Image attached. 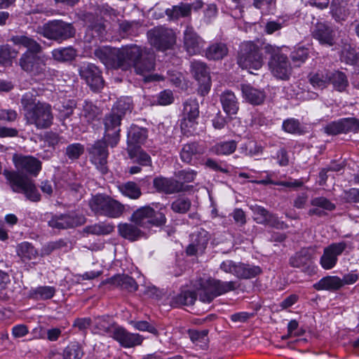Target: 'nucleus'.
<instances>
[{
	"label": "nucleus",
	"instance_id": "f257e3e1",
	"mask_svg": "<svg viewBox=\"0 0 359 359\" xmlns=\"http://www.w3.org/2000/svg\"><path fill=\"white\" fill-rule=\"evenodd\" d=\"M11 41L18 46L27 48L18 60L21 69L32 77L44 76L46 72V64L44 57L38 55L41 47L35 40L25 35H16Z\"/></svg>",
	"mask_w": 359,
	"mask_h": 359
},
{
	"label": "nucleus",
	"instance_id": "f03ea898",
	"mask_svg": "<svg viewBox=\"0 0 359 359\" xmlns=\"http://www.w3.org/2000/svg\"><path fill=\"white\" fill-rule=\"evenodd\" d=\"M20 103L27 124L34 125L37 129H46L51 126L53 114L49 104L37 100L32 92L25 93Z\"/></svg>",
	"mask_w": 359,
	"mask_h": 359
},
{
	"label": "nucleus",
	"instance_id": "7ed1b4c3",
	"mask_svg": "<svg viewBox=\"0 0 359 359\" xmlns=\"http://www.w3.org/2000/svg\"><path fill=\"white\" fill-rule=\"evenodd\" d=\"M194 287L201 291L199 294L200 300L210 303L215 297L236 290L238 285L236 281H222L208 277L196 279L194 283Z\"/></svg>",
	"mask_w": 359,
	"mask_h": 359
},
{
	"label": "nucleus",
	"instance_id": "20e7f679",
	"mask_svg": "<svg viewBox=\"0 0 359 359\" xmlns=\"http://www.w3.org/2000/svg\"><path fill=\"white\" fill-rule=\"evenodd\" d=\"M138 49V54L135 57H125L122 69H126L131 65L133 66L137 74L142 76L144 82L159 81L162 79L161 75L151 74L154 69V55L153 53H143L140 47L136 45Z\"/></svg>",
	"mask_w": 359,
	"mask_h": 359
},
{
	"label": "nucleus",
	"instance_id": "39448f33",
	"mask_svg": "<svg viewBox=\"0 0 359 359\" xmlns=\"http://www.w3.org/2000/svg\"><path fill=\"white\" fill-rule=\"evenodd\" d=\"M138 54L136 45H131L121 48L103 46L95 50V55L107 66L122 68L125 57H135Z\"/></svg>",
	"mask_w": 359,
	"mask_h": 359
},
{
	"label": "nucleus",
	"instance_id": "423d86ee",
	"mask_svg": "<svg viewBox=\"0 0 359 359\" xmlns=\"http://www.w3.org/2000/svg\"><path fill=\"white\" fill-rule=\"evenodd\" d=\"M3 174L13 192L24 194L32 202L40 201V194L32 180L17 171L5 170Z\"/></svg>",
	"mask_w": 359,
	"mask_h": 359
},
{
	"label": "nucleus",
	"instance_id": "0eeeda50",
	"mask_svg": "<svg viewBox=\"0 0 359 359\" xmlns=\"http://www.w3.org/2000/svg\"><path fill=\"white\" fill-rule=\"evenodd\" d=\"M91 210L96 215L110 218H118L125 210V207L111 197L97 194L92 197L89 201Z\"/></svg>",
	"mask_w": 359,
	"mask_h": 359
},
{
	"label": "nucleus",
	"instance_id": "6e6552de",
	"mask_svg": "<svg viewBox=\"0 0 359 359\" xmlns=\"http://www.w3.org/2000/svg\"><path fill=\"white\" fill-rule=\"evenodd\" d=\"M262 49L271 55L269 66L273 75L280 79H287L292 69L287 56L280 53L278 47L271 44H264Z\"/></svg>",
	"mask_w": 359,
	"mask_h": 359
},
{
	"label": "nucleus",
	"instance_id": "1a4fd4ad",
	"mask_svg": "<svg viewBox=\"0 0 359 359\" xmlns=\"http://www.w3.org/2000/svg\"><path fill=\"white\" fill-rule=\"evenodd\" d=\"M37 32L48 39L62 42L73 37L76 30L71 23L54 20L38 27Z\"/></svg>",
	"mask_w": 359,
	"mask_h": 359
},
{
	"label": "nucleus",
	"instance_id": "9d476101",
	"mask_svg": "<svg viewBox=\"0 0 359 359\" xmlns=\"http://www.w3.org/2000/svg\"><path fill=\"white\" fill-rule=\"evenodd\" d=\"M161 210L160 208L159 211H156L149 205L140 207L133 212L130 221L143 228L161 226L166 222L165 215Z\"/></svg>",
	"mask_w": 359,
	"mask_h": 359
},
{
	"label": "nucleus",
	"instance_id": "9b49d317",
	"mask_svg": "<svg viewBox=\"0 0 359 359\" xmlns=\"http://www.w3.org/2000/svg\"><path fill=\"white\" fill-rule=\"evenodd\" d=\"M238 64L242 69H248L251 74H254L251 69H260L263 65V58L259 47L251 41L243 43Z\"/></svg>",
	"mask_w": 359,
	"mask_h": 359
},
{
	"label": "nucleus",
	"instance_id": "f8f14e48",
	"mask_svg": "<svg viewBox=\"0 0 359 359\" xmlns=\"http://www.w3.org/2000/svg\"><path fill=\"white\" fill-rule=\"evenodd\" d=\"M147 37L151 45L161 51L171 48L176 41L173 30L164 27L150 29Z\"/></svg>",
	"mask_w": 359,
	"mask_h": 359
},
{
	"label": "nucleus",
	"instance_id": "ddd939ff",
	"mask_svg": "<svg viewBox=\"0 0 359 359\" xmlns=\"http://www.w3.org/2000/svg\"><path fill=\"white\" fill-rule=\"evenodd\" d=\"M122 117L114 111H111L103 118L102 123L104 125V137L108 145L114 147L120 140L121 123Z\"/></svg>",
	"mask_w": 359,
	"mask_h": 359
},
{
	"label": "nucleus",
	"instance_id": "4468645a",
	"mask_svg": "<svg viewBox=\"0 0 359 359\" xmlns=\"http://www.w3.org/2000/svg\"><path fill=\"white\" fill-rule=\"evenodd\" d=\"M219 269L226 273H230L241 279H250L259 275L262 270L257 266L246 264L242 262H236L231 259L223 261Z\"/></svg>",
	"mask_w": 359,
	"mask_h": 359
},
{
	"label": "nucleus",
	"instance_id": "2eb2a0df",
	"mask_svg": "<svg viewBox=\"0 0 359 359\" xmlns=\"http://www.w3.org/2000/svg\"><path fill=\"white\" fill-rule=\"evenodd\" d=\"M79 75L93 91H98L104 86V80L100 69L93 63L83 62L79 69Z\"/></svg>",
	"mask_w": 359,
	"mask_h": 359
},
{
	"label": "nucleus",
	"instance_id": "dca6fc26",
	"mask_svg": "<svg viewBox=\"0 0 359 359\" xmlns=\"http://www.w3.org/2000/svg\"><path fill=\"white\" fill-rule=\"evenodd\" d=\"M107 142L103 140L96 142L89 149L90 161L102 173L107 172V157L109 155Z\"/></svg>",
	"mask_w": 359,
	"mask_h": 359
},
{
	"label": "nucleus",
	"instance_id": "f3484780",
	"mask_svg": "<svg viewBox=\"0 0 359 359\" xmlns=\"http://www.w3.org/2000/svg\"><path fill=\"white\" fill-rule=\"evenodd\" d=\"M85 222V217L76 213L52 215L48 220V226L53 229H65L81 225Z\"/></svg>",
	"mask_w": 359,
	"mask_h": 359
},
{
	"label": "nucleus",
	"instance_id": "a211bd4d",
	"mask_svg": "<svg viewBox=\"0 0 359 359\" xmlns=\"http://www.w3.org/2000/svg\"><path fill=\"white\" fill-rule=\"evenodd\" d=\"M347 247L346 242L334 243L324 249L323 255L320 258V264L325 269H331L337 264L338 257Z\"/></svg>",
	"mask_w": 359,
	"mask_h": 359
},
{
	"label": "nucleus",
	"instance_id": "6ab92c4d",
	"mask_svg": "<svg viewBox=\"0 0 359 359\" xmlns=\"http://www.w3.org/2000/svg\"><path fill=\"white\" fill-rule=\"evenodd\" d=\"M123 348H133L142 343L143 337L137 333H131L123 327L117 325L111 337Z\"/></svg>",
	"mask_w": 359,
	"mask_h": 359
},
{
	"label": "nucleus",
	"instance_id": "aec40b11",
	"mask_svg": "<svg viewBox=\"0 0 359 359\" xmlns=\"http://www.w3.org/2000/svg\"><path fill=\"white\" fill-rule=\"evenodd\" d=\"M184 47L189 55L200 53L205 45L204 40L196 33L192 27L187 26L183 33Z\"/></svg>",
	"mask_w": 359,
	"mask_h": 359
},
{
	"label": "nucleus",
	"instance_id": "412c9836",
	"mask_svg": "<svg viewBox=\"0 0 359 359\" xmlns=\"http://www.w3.org/2000/svg\"><path fill=\"white\" fill-rule=\"evenodd\" d=\"M191 72L194 78L200 83V90L203 95L207 94L210 89L211 81L209 71L205 63L194 61L191 64Z\"/></svg>",
	"mask_w": 359,
	"mask_h": 359
},
{
	"label": "nucleus",
	"instance_id": "4be33fe9",
	"mask_svg": "<svg viewBox=\"0 0 359 359\" xmlns=\"http://www.w3.org/2000/svg\"><path fill=\"white\" fill-rule=\"evenodd\" d=\"M210 240L209 233L203 229H198L191 235V241L187 248L189 255L203 253Z\"/></svg>",
	"mask_w": 359,
	"mask_h": 359
},
{
	"label": "nucleus",
	"instance_id": "5701e85b",
	"mask_svg": "<svg viewBox=\"0 0 359 359\" xmlns=\"http://www.w3.org/2000/svg\"><path fill=\"white\" fill-rule=\"evenodd\" d=\"M184 115L181 128L182 130L187 129L188 132H191L189 128L194 129L196 121L199 115L198 104L195 100H189L184 103Z\"/></svg>",
	"mask_w": 359,
	"mask_h": 359
},
{
	"label": "nucleus",
	"instance_id": "b1692460",
	"mask_svg": "<svg viewBox=\"0 0 359 359\" xmlns=\"http://www.w3.org/2000/svg\"><path fill=\"white\" fill-rule=\"evenodd\" d=\"M13 161L15 168L21 172L36 175L41 169V163L33 156H15Z\"/></svg>",
	"mask_w": 359,
	"mask_h": 359
},
{
	"label": "nucleus",
	"instance_id": "393cba45",
	"mask_svg": "<svg viewBox=\"0 0 359 359\" xmlns=\"http://www.w3.org/2000/svg\"><path fill=\"white\" fill-rule=\"evenodd\" d=\"M102 284H108L111 287H119L128 292H135L138 287L135 280L133 278L125 274H116L103 280Z\"/></svg>",
	"mask_w": 359,
	"mask_h": 359
},
{
	"label": "nucleus",
	"instance_id": "a878e982",
	"mask_svg": "<svg viewBox=\"0 0 359 359\" xmlns=\"http://www.w3.org/2000/svg\"><path fill=\"white\" fill-rule=\"evenodd\" d=\"M117 325L108 316H97L93 320L92 332L111 337Z\"/></svg>",
	"mask_w": 359,
	"mask_h": 359
},
{
	"label": "nucleus",
	"instance_id": "bb28decb",
	"mask_svg": "<svg viewBox=\"0 0 359 359\" xmlns=\"http://www.w3.org/2000/svg\"><path fill=\"white\" fill-rule=\"evenodd\" d=\"M147 137V129L135 125L131 126L127 135L128 149L140 147L145 142Z\"/></svg>",
	"mask_w": 359,
	"mask_h": 359
},
{
	"label": "nucleus",
	"instance_id": "cd10ccee",
	"mask_svg": "<svg viewBox=\"0 0 359 359\" xmlns=\"http://www.w3.org/2000/svg\"><path fill=\"white\" fill-rule=\"evenodd\" d=\"M312 35L323 45L330 46L334 44L333 30L325 23L318 22L313 28Z\"/></svg>",
	"mask_w": 359,
	"mask_h": 359
},
{
	"label": "nucleus",
	"instance_id": "c85d7f7f",
	"mask_svg": "<svg viewBox=\"0 0 359 359\" xmlns=\"http://www.w3.org/2000/svg\"><path fill=\"white\" fill-rule=\"evenodd\" d=\"M153 184L157 191L168 194L179 192L183 189L182 183L173 179L163 177H156Z\"/></svg>",
	"mask_w": 359,
	"mask_h": 359
},
{
	"label": "nucleus",
	"instance_id": "c756f323",
	"mask_svg": "<svg viewBox=\"0 0 359 359\" xmlns=\"http://www.w3.org/2000/svg\"><path fill=\"white\" fill-rule=\"evenodd\" d=\"M220 102L224 111L229 116L237 114L239 104L234 93L230 90L223 92L220 96Z\"/></svg>",
	"mask_w": 359,
	"mask_h": 359
},
{
	"label": "nucleus",
	"instance_id": "7c9ffc66",
	"mask_svg": "<svg viewBox=\"0 0 359 359\" xmlns=\"http://www.w3.org/2000/svg\"><path fill=\"white\" fill-rule=\"evenodd\" d=\"M332 17L337 21H344L351 13L349 4L344 0H332L330 6Z\"/></svg>",
	"mask_w": 359,
	"mask_h": 359
},
{
	"label": "nucleus",
	"instance_id": "2f4dec72",
	"mask_svg": "<svg viewBox=\"0 0 359 359\" xmlns=\"http://www.w3.org/2000/svg\"><path fill=\"white\" fill-rule=\"evenodd\" d=\"M241 90L243 97L252 104H260L265 99V93L263 90L255 88L249 84H243Z\"/></svg>",
	"mask_w": 359,
	"mask_h": 359
},
{
	"label": "nucleus",
	"instance_id": "473e14b6",
	"mask_svg": "<svg viewBox=\"0 0 359 359\" xmlns=\"http://www.w3.org/2000/svg\"><path fill=\"white\" fill-rule=\"evenodd\" d=\"M255 215V220L259 224H268L274 226L277 223V217L271 214L264 208L255 205L252 208Z\"/></svg>",
	"mask_w": 359,
	"mask_h": 359
},
{
	"label": "nucleus",
	"instance_id": "72a5a7b5",
	"mask_svg": "<svg viewBox=\"0 0 359 359\" xmlns=\"http://www.w3.org/2000/svg\"><path fill=\"white\" fill-rule=\"evenodd\" d=\"M196 300V294L194 292L185 290L174 296L171 299L170 304L173 307L189 306L194 304Z\"/></svg>",
	"mask_w": 359,
	"mask_h": 359
},
{
	"label": "nucleus",
	"instance_id": "f704fd0d",
	"mask_svg": "<svg viewBox=\"0 0 359 359\" xmlns=\"http://www.w3.org/2000/svg\"><path fill=\"white\" fill-rule=\"evenodd\" d=\"M312 257L313 250L311 249L304 248L290 258V263L292 266L299 268L310 264Z\"/></svg>",
	"mask_w": 359,
	"mask_h": 359
},
{
	"label": "nucleus",
	"instance_id": "c9c22d12",
	"mask_svg": "<svg viewBox=\"0 0 359 359\" xmlns=\"http://www.w3.org/2000/svg\"><path fill=\"white\" fill-rule=\"evenodd\" d=\"M226 45L222 42L211 44L205 50V56L209 60H219L228 54Z\"/></svg>",
	"mask_w": 359,
	"mask_h": 359
},
{
	"label": "nucleus",
	"instance_id": "e433bc0d",
	"mask_svg": "<svg viewBox=\"0 0 359 359\" xmlns=\"http://www.w3.org/2000/svg\"><path fill=\"white\" fill-rule=\"evenodd\" d=\"M119 234L124 238L130 241H135L142 236L141 230L136 224L130 223H121L118 226Z\"/></svg>",
	"mask_w": 359,
	"mask_h": 359
},
{
	"label": "nucleus",
	"instance_id": "4c0bfd02",
	"mask_svg": "<svg viewBox=\"0 0 359 359\" xmlns=\"http://www.w3.org/2000/svg\"><path fill=\"white\" fill-rule=\"evenodd\" d=\"M191 6L189 4L180 3L167 8L165 11L167 16L171 20H177L180 18H186L191 15Z\"/></svg>",
	"mask_w": 359,
	"mask_h": 359
},
{
	"label": "nucleus",
	"instance_id": "58836bf2",
	"mask_svg": "<svg viewBox=\"0 0 359 359\" xmlns=\"http://www.w3.org/2000/svg\"><path fill=\"white\" fill-rule=\"evenodd\" d=\"M203 153V148H201L197 143H188L183 146L180 152V158L182 161L190 163L194 157L198 154Z\"/></svg>",
	"mask_w": 359,
	"mask_h": 359
},
{
	"label": "nucleus",
	"instance_id": "ea45409f",
	"mask_svg": "<svg viewBox=\"0 0 359 359\" xmlns=\"http://www.w3.org/2000/svg\"><path fill=\"white\" fill-rule=\"evenodd\" d=\"M343 286V281L337 276H327L320 279L314 287L318 290H335Z\"/></svg>",
	"mask_w": 359,
	"mask_h": 359
},
{
	"label": "nucleus",
	"instance_id": "a19ab883",
	"mask_svg": "<svg viewBox=\"0 0 359 359\" xmlns=\"http://www.w3.org/2000/svg\"><path fill=\"white\" fill-rule=\"evenodd\" d=\"M329 81H330L334 89L339 91H344L348 86V81L346 75L340 71L329 72Z\"/></svg>",
	"mask_w": 359,
	"mask_h": 359
},
{
	"label": "nucleus",
	"instance_id": "79ce46f5",
	"mask_svg": "<svg viewBox=\"0 0 359 359\" xmlns=\"http://www.w3.org/2000/svg\"><path fill=\"white\" fill-rule=\"evenodd\" d=\"M118 190L123 196L133 200L138 199L142 195L140 187L134 182H127L120 184Z\"/></svg>",
	"mask_w": 359,
	"mask_h": 359
},
{
	"label": "nucleus",
	"instance_id": "37998d69",
	"mask_svg": "<svg viewBox=\"0 0 359 359\" xmlns=\"http://www.w3.org/2000/svg\"><path fill=\"white\" fill-rule=\"evenodd\" d=\"M18 255L23 262L35 259L38 252L28 242H23L17 246Z\"/></svg>",
	"mask_w": 359,
	"mask_h": 359
},
{
	"label": "nucleus",
	"instance_id": "c03bdc74",
	"mask_svg": "<svg viewBox=\"0 0 359 359\" xmlns=\"http://www.w3.org/2000/svg\"><path fill=\"white\" fill-rule=\"evenodd\" d=\"M340 59L348 65H354L357 60H359V55L349 43H344L341 50Z\"/></svg>",
	"mask_w": 359,
	"mask_h": 359
},
{
	"label": "nucleus",
	"instance_id": "a18cd8bd",
	"mask_svg": "<svg viewBox=\"0 0 359 359\" xmlns=\"http://www.w3.org/2000/svg\"><path fill=\"white\" fill-rule=\"evenodd\" d=\"M189 337L191 341L196 346L201 348H205L208 343V330H203L201 331L189 330L188 331Z\"/></svg>",
	"mask_w": 359,
	"mask_h": 359
},
{
	"label": "nucleus",
	"instance_id": "49530a36",
	"mask_svg": "<svg viewBox=\"0 0 359 359\" xmlns=\"http://www.w3.org/2000/svg\"><path fill=\"white\" fill-rule=\"evenodd\" d=\"M236 147V142L230 140L216 144L212 148V151L217 155H229L235 151Z\"/></svg>",
	"mask_w": 359,
	"mask_h": 359
},
{
	"label": "nucleus",
	"instance_id": "de8ad7c7",
	"mask_svg": "<svg viewBox=\"0 0 359 359\" xmlns=\"http://www.w3.org/2000/svg\"><path fill=\"white\" fill-rule=\"evenodd\" d=\"M127 149L130 157L133 158L135 162H137L143 166L149 165L151 164V157L146 152L142 150L140 147Z\"/></svg>",
	"mask_w": 359,
	"mask_h": 359
},
{
	"label": "nucleus",
	"instance_id": "09e8293b",
	"mask_svg": "<svg viewBox=\"0 0 359 359\" xmlns=\"http://www.w3.org/2000/svg\"><path fill=\"white\" fill-rule=\"evenodd\" d=\"M76 55V50L72 47L54 49L52 51V56L54 60L65 62L73 60Z\"/></svg>",
	"mask_w": 359,
	"mask_h": 359
},
{
	"label": "nucleus",
	"instance_id": "8fccbe9b",
	"mask_svg": "<svg viewBox=\"0 0 359 359\" xmlns=\"http://www.w3.org/2000/svg\"><path fill=\"white\" fill-rule=\"evenodd\" d=\"M114 226L109 224L98 223L86 226L85 232L94 235H107L112 232Z\"/></svg>",
	"mask_w": 359,
	"mask_h": 359
},
{
	"label": "nucleus",
	"instance_id": "3c124183",
	"mask_svg": "<svg viewBox=\"0 0 359 359\" xmlns=\"http://www.w3.org/2000/svg\"><path fill=\"white\" fill-rule=\"evenodd\" d=\"M83 355V350L78 343L69 344L63 351L64 359H81Z\"/></svg>",
	"mask_w": 359,
	"mask_h": 359
},
{
	"label": "nucleus",
	"instance_id": "603ef678",
	"mask_svg": "<svg viewBox=\"0 0 359 359\" xmlns=\"http://www.w3.org/2000/svg\"><path fill=\"white\" fill-rule=\"evenodd\" d=\"M329 81V72H318L310 78V82L315 88H324Z\"/></svg>",
	"mask_w": 359,
	"mask_h": 359
},
{
	"label": "nucleus",
	"instance_id": "864d4df0",
	"mask_svg": "<svg viewBox=\"0 0 359 359\" xmlns=\"http://www.w3.org/2000/svg\"><path fill=\"white\" fill-rule=\"evenodd\" d=\"M132 107V100L129 97H126L118 100L114 105L111 111L116 110L118 114H121L123 118L127 111H130Z\"/></svg>",
	"mask_w": 359,
	"mask_h": 359
},
{
	"label": "nucleus",
	"instance_id": "5fc2aeb1",
	"mask_svg": "<svg viewBox=\"0 0 359 359\" xmlns=\"http://www.w3.org/2000/svg\"><path fill=\"white\" fill-rule=\"evenodd\" d=\"M341 131L344 133L353 132L359 130V122L354 118H346L340 119Z\"/></svg>",
	"mask_w": 359,
	"mask_h": 359
},
{
	"label": "nucleus",
	"instance_id": "6e6d98bb",
	"mask_svg": "<svg viewBox=\"0 0 359 359\" xmlns=\"http://www.w3.org/2000/svg\"><path fill=\"white\" fill-rule=\"evenodd\" d=\"M55 293V289L51 286H40L34 290L36 298L43 300L52 298Z\"/></svg>",
	"mask_w": 359,
	"mask_h": 359
},
{
	"label": "nucleus",
	"instance_id": "4d7b16f0",
	"mask_svg": "<svg viewBox=\"0 0 359 359\" xmlns=\"http://www.w3.org/2000/svg\"><path fill=\"white\" fill-rule=\"evenodd\" d=\"M191 207V201L188 198H180L172 202V210L177 213H185Z\"/></svg>",
	"mask_w": 359,
	"mask_h": 359
},
{
	"label": "nucleus",
	"instance_id": "13d9d810",
	"mask_svg": "<svg viewBox=\"0 0 359 359\" xmlns=\"http://www.w3.org/2000/svg\"><path fill=\"white\" fill-rule=\"evenodd\" d=\"M98 114V109L90 102L85 101L83 104L82 116L87 121H91L95 119Z\"/></svg>",
	"mask_w": 359,
	"mask_h": 359
},
{
	"label": "nucleus",
	"instance_id": "bf43d9fd",
	"mask_svg": "<svg viewBox=\"0 0 359 359\" xmlns=\"http://www.w3.org/2000/svg\"><path fill=\"white\" fill-rule=\"evenodd\" d=\"M18 52L8 45L0 47V62L6 63L17 56Z\"/></svg>",
	"mask_w": 359,
	"mask_h": 359
},
{
	"label": "nucleus",
	"instance_id": "052dcab7",
	"mask_svg": "<svg viewBox=\"0 0 359 359\" xmlns=\"http://www.w3.org/2000/svg\"><path fill=\"white\" fill-rule=\"evenodd\" d=\"M83 147L79 143L69 144L66 148V155L72 160L77 159L83 152Z\"/></svg>",
	"mask_w": 359,
	"mask_h": 359
},
{
	"label": "nucleus",
	"instance_id": "680f3d73",
	"mask_svg": "<svg viewBox=\"0 0 359 359\" xmlns=\"http://www.w3.org/2000/svg\"><path fill=\"white\" fill-rule=\"evenodd\" d=\"M313 206L320 208L323 210L332 211L335 209V205L325 197H316L311 201Z\"/></svg>",
	"mask_w": 359,
	"mask_h": 359
},
{
	"label": "nucleus",
	"instance_id": "e2e57ef3",
	"mask_svg": "<svg viewBox=\"0 0 359 359\" xmlns=\"http://www.w3.org/2000/svg\"><path fill=\"white\" fill-rule=\"evenodd\" d=\"M142 27V25L136 21H124L120 24V29L129 34H135Z\"/></svg>",
	"mask_w": 359,
	"mask_h": 359
},
{
	"label": "nucleus",
	"instance_id": "0e129e2a",
	"mask_svg": "<svg viewBox=\"0 0 359 359\" xmlns=\"http://www.w3.org/2000/svg\"><path fill=\"white\" fill-rule=\"evenodd\" d=\"M283 128L287 133H296L299 131V123L296 119L290 118L283 122Z\"/></svg>",
	"mask_w": 359,
	"mask_h": 359
},
{
	"label": "nucleus",
	"instance_id": "69168bd1",
	"mask_svg": "<svg viewBox=\"0 0 359 359\" xmlns=\"http://www.w3.org/2000/svg\"><path fill=\"white\" fill-rule=\"evenodd\" d=\"M133 327L140 331H147L154 334H157V330L147 321H137L133 323Z\"/></svg>",
	"mask_w": 359,
	"mask_h": 359
},
{
	"label": "nucleus",
	"instance_id": "338daca9",
	"mask_svg": "<svg viewBox=\"0 0 359 359\" xmlns=\"http://www.w3.org/2000/svg\"><path fill=\"white\" fill-rule=\"evenodd\" d=\"M309 55L308 50L305 48H299L291 53V58L294 62H304Z\"/></svg>",
	"mask_w": 359,
	"mask_h": 359
},
{
	"label": "nucleus",
	"instance_id": "774afa93",
	"mask_svg": "<svg viewBox=\"0 0 359 359\" xmlns=\"http://www.w3.org/2000/svg\"><path fill=\"white\" fill-rule=\"evenodd\" d=\"M177 177L184 182H191L196 176V172L194 170H183L177 172Z\"/></svg>",
	"mask_w": 359,
	"mask_h": 359
}]
</instances>
